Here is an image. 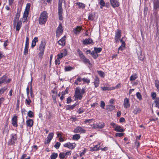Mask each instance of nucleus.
<instances>
[{
  "mask_svg": "<svg viewBox=\"0 0 159 159\" xmlns=\"http://www.w3.org/2000/svg\"><path fill=\"white\" fill-rule=\"evenodd\" d=\"M91 126L94 129H101L104 128L105 124L104 122H101L93 124Z\"/></svg>",
  "mask_w": 159,
  "mask_h": 159,
  "instance_id": "7ed1b4c3",
  "label": "nucleus"
},
{
  "mask_svg": "<svg viewBox=\"0 0 159 159\" xmlns=\"http://www.w3.org/2000/svg\"><path fill=\"white\" fill-rule=\"evenodd\" d=\"M22 21L20 20L18 21L17 22L16 26V30L18 32L20 30V28L22 26Z\"/></svg>",
  "mask_w": 159,
  "mask_h": 159,
  "instance_id": "5701e85b",
  "label": "nucleus"
},
{
  "mask_svg": "<svg viewBox=\"0 0 159 159\" xmlns=\"http://www.w3.org/2000/svg\"><path fill=\"white\" fill-rule=\"evenodd\" d=\"M64 146L70 149H72L75 148L76 146V144L75 143H70V142H68L64 144Z\"/></svg>",
  "mask_w": 159,
  "mask_h": 159,
  "instance_id": "9d476101",
  "label": "nucleus"
},
{
  "mask_svg": "<svg viewBox=\"0 0 159 159\" xmlns=\"http://www.w3.org/2000/svg\"><path fill=\"white\" fill-rule=\"evenodd\" d=\"M63 31V29H62V24L60 23L56 30L57 36L59 37L62 34Z\"/></svg>",
  "mask_w": 159,
  "mask_h": 159,
  "instance_id": "423d86ee",
  "label": "nucleus"
},
{
  "mask_svg": "<svg viewBox=\"0 0 159 159\" xmlns=\"http://www.w3.org/2000/svg\"><path fill=\"white\" fill-rule=\"evenodd\" d=\"M141 111L140 108L138 107H136L134 110L133 111V113L134 115H137Z\"/></svg>",
  "mask_w": 159,
  "mask_h": 159,
  "instance_id": "72a5a7b5",
  "label": "nucleus"
},
{
  "mask_svg": "<svg viewBox=\"0 0 159 159\" xmlns=\"http://www.w3.org/2000/svg\"><path fill=\"white\" fill-rule=\"evenodd\" d=\"M29 13V11H25L23 16V19L24 20V22L27 20V18L28 16Z\"/></svg>",
  "mask_w": 159,
  "mask_h": 159,
  "instance_id": "a878e982",
  "label": "nucleus"
},
{
  "mask_svg": "<svg viewBox=\"0 0 159 159\" xmlns=\"http://www.w3.org/2000/svg\"><path fill=\"white\" fill-rule=\"evenodd\" d=\"M11 138L8 143V144L9 145H14L15 143V141L17 139L16 134H12L11 135Z\"/></svg>",
  "mask_w": 159,
  "mask_h": 159,
  "instance_id": "39448f33",
  "label": "nucleus"
},
{
  "mask_svg": "<svg viewBox=\"0 0 159 159\" xmlns=\"http://www.w3.org/2000/svg\"><path fill=\"white\" fill-rule=\"evenodd\" d=\"M83 30L82 26H78L75 28L73 29V31L75 34L77 35L80 34L81 30Z\"/></svg>",
  "mask_w": 159,
  "mask_h": 159,
  "instance_id": "f8f14e48",
  "label": "nucleus"
},
{
  "mask_svg": "<svg viewBox=\"0 0 159 159\" xmlns=\"http://www.w3.org/2000/svg\"><path fill=\"white\" fill-rule=\"evenodd\" d=\"M94 14L91 13L89 14L88 17V19L89 20L93 21L94 20Z\"/></svg>",
  "mask_w": 159,
  "mask_h": 159,
  "instance_id": "58836bf2",
  "label": "nucleus"
},
{
  "mask_svg": "<svg viewBox=\"0 0 159 159\" xmlns=\"http://www.w3.org/2000/svg\"><path fill=\"white\" fill-rule=\"evenodd\" d=\"M138 57L139 59L141 61L144 60L145 58L142 52H139V54L138 55Z\"/></svg>",
  "mask_w": 159,
  "mask_h": 159,
  "instance_id": "f704fd0d",
  "label": "nucleus"
},
{
  "mask_svg": "<svg viewBox=\"0 0 159 159\" xmlns=\"http://www.w3.org/2000/svg\"><path fill=\"white\" fill-rule=\"evenodd\" d=\"M91 54L94 59H96L98 57V55L94 51H92L91 53Z\"/></svg>",
  "mask_w": 159,
  "mask_h": 159,
  "instance_id": "e433bc0d",
  "label": "nucleus"
},
{
  "mask_svg": "<svg viewBox=\"0 0 159 159\" xmlns=\"http://www.w3.org/2000/svg\"><path fill=\"white\" fill-rule=\"evenodd\" d=\"M86 92L85 88H82V89L80 87H76L74 96L76 100H81L83 95Z\"/></svg>",
  "mask_w": 159,
  "mask_h": 159,
  "instance_id": "f257e3e1",
  "label": "nucleus"
},
{
  "mask_svg": "<svg viewBox=\"0 0 159 159\" xmlns=\"http://www.w3.org/2000/svg\"><path fill=\"white\" fill-rule=\"evenodd\" d=\"M154 102L155 104V107L159 108V98H157L155 99Z\"/></svg>",
  "mask_w": 159,
  "mask_h": 159,
  "instance_id": "ea45409f",
  "label": "nucleus"
},
{
  "mask_svg": "<svg viewBox=\"0 0 159 159\" xmlns=\"http://www.w3.org/2000/svg\"><path fill=\"white\" fill-rule=\"evenodd\" d=\"M111 6L113 8L118 7L120 5L119 0H110Z\"/></svg>",
  "mask_w": 159,
  "mask_h": 159,
  "instance_id": "ddd939ff",
  "label": "nucleus"
},
{
  "mask_svg": "<svg viewBox=\"0 0 159 159\" xmlns=\"http://www.w3.org/2000/svg\"><path fill=\"white\" fill-rule=\"evenodd\" d=\"M7 77L5 75L0 78V84L6 82Z\"/></svg>",
  "mask_w": 159,
  "mask_h": 159,
  "instance_id": "c85d7f7f",
  "label": "nucleus"
},
{
  "mask_svg": "<svg viewBox=\"0 0 159 159\" xmlns=\"http://www.w3.org/2000/svg\"><path fill=\"white\" fill-rule=\"evenodd\" d=\"M39 41L38 38L37 37H34V39L32 41L31 47L32 48H33L36 45V43L38 42Z\"/></svg>",
  "mask_w": 159,
  "mask_h": 159,
  "instance_id": "412c9836",
  "label": "nucleus"
},
{
  "mask_svg": "<svg viewBox=\"0 0 159 159\" xmlns=\"http://www.w3.org/2000/svg\"><path fill=\"white\" fill-rule=\"evenodd\" d=\"M64 56V54L63 53H60V54H58L57 55V58L58 59H61Z\"/></svg>",
  "mask_w": 159,
  "mask_h": 159,
  "instance_id": "052dcab7",
  "label": "nucleus"
},
{
  "mask_svg": "<svg viewBox=\"0 0 159 159\" xmlns=\"http://www.w3.org/2000/svg\"><path fill=\"white\" fill-rule=\"evenodd\" d=\"M94 50L97 53H99L101 52L102 50V48H97L96 47L94 48Z\"/></svg>",
  "mask_w": 159,
  "mask_h": 159,
  "instance_id": "864d4df0",
  "label": "nucleus"
},
{
  "mask_svg": "<svg viewBox=\"0 0 159 159\" xmlns=\"http://www.w3.org/2000/svg\"><path fill=\"white\" fill-rule=\"evenodd\" d=\"M29 38L28 37H26V41L25 48H29Z\"/></svg>",
  "mask_w": 159,
  "mask_h": 159,
  "instance_id": "37998d69",
  "label": "nucleus"
},
{
  "mask_svg": "<svg viewBox=\"0 0 159 159\" xmlns=\"http://www.w3.org/2000/svg\"><path fill=\"white\" fill-rule=\"evenodd\" d=\"M54 134L52 133H50L47 137V140L44 142V143L47 144L50 143L51 140L53 138Z\"/></svg>",
  "mask_w": 159,
  "mask_h": 159,
  "instance_id": "dca6fc26",
  "label": "nucleus"
},
{
  "mask_svg": "<svg viewBox=\"0 0 159 159\" xmlns=\"http://www.w3.org/2000/svg\"><path fill=\"white\" fill-rule=\"evenodd\" d=\"M137 74L135 73V74H133V75H132L130 77V81H133L135 80L138 77L137 76Z\"/></svg>",
  "mask_w": 159,
  "mask_h": 159,
  "instance_id": "473e14b6",
  "label": "nucleus"
},
{
  "mask_svg": "<svg viewBox=\"0 0 159 159\" xmlns=\"http://www.w3.org/2000/svg\"><path fill=\"white\" fill-rule=\"evenodd\" d=\"M18 117L16 115H14L11 119V122L13 126L14 127L18 126Z\"/></svg>",
  "mask_w": 159,
  "mask_h": 159,
  "instance_id": "6e6552de",
  "label": "nucleus"
},
{
  "mask_svg": "<svg viewBox=\"0 0 159 159\" xmlns=\"http://www.w3.org/2000/svg\"><path fill=\"white\" fill-rule=\"evenodd\" d=\"M58 154L55 152H53L50 156L51 159H56L58 157Z\"/></svg>",
  "mask_w": 159,
  "mask_h": 159,
  "instance_id": "c9c22d12",
  "label": "nucleus"
},
{
  "mask_svg": "<svg viewBox=\"0 0 159 159\" xmlns=\"http://www.w3.org/2000/svg\"><path fill=\"white\" fill-rule=\"evenodd\" d=\"M115 107L112 105H109L107 106V110L108 111H111L114 110Z\"/></svg>",
  "mask_w": 159,
  "mask_h": 159,
  "instance_id": "c756f323",
  "label": "nucleus"
},
{
  "mask_svg": "<svg viewBox=\"0 0 159 159\" xmlns=\"http://www.w3.org/2000/svg\"><path fill=\"white\" fill-rule=\"evenodd\" d=\"M77 53L78 54L79 56L80 59L84 56L83 54L82 51H81L79 49H77Z\"/></svg>",
  "mask_w": 159,
  "mask_h": 159,
  "instance_id": "a19ab883",
  "label": "nucleus"
},
{
  "mask_svg": "<svg viewBox=\"0 0 159 159\" xmlns=\"http://www.w3.org/2000/svg\"><path fill=\"white\" fill-rule=\"evenodd\" d=\"M28 116L30 118H33L34 116V112L31 111H29L27 113Z\"/></svg>",
  "mask_w": 159,
  "mask_h": 159,
  "instance_id": "c03bdc74",
  "label": "nucleus"
},
{
  "mask_svg": "<svg viewBox=\"0 0 159 159\" xmlns=\"http://www.w3.org/2000/svg\"><path fill=\"white\" fill-rule=\"evenodd\" d=\"M153 8L155 10L159 8V0H156L153 2Z\"/></svg>",
  "mask_w": 159,
  "mask_h": 159,
  "instance_id": "b1692460",
  "label": "nucleus"
},
{
  "mask_svg": "<svg viewBox=\"0 0 159 159\" xmlns=\"http://www.w3.org/2000/svg\"><path fill=\"white\" fill-rule=\"evenodd\" d=\"M44 52L43 51H40L38 54V57L39 58L41 59L43 57V55L44 53Z\"/></svg>",
  "mask_w": 159,
  "mask_h": 159,
  "instance_id": "de8ad7c7",
  "label": "nucleus"
},
{
  "mask_svg": "<svg viewBox=\"0 0 159 159\" xmlns=\"http://www.w3.org/2000/svg\"><path fill=\"white\" fill-rule=\"evenodd\" d=\"M74 69V68L73 67L70 66H66L65 67L64 70L66 72L70 71Z\"/></svg>",
  "mask_w": 159,
  "mask_h": 159,
  "instance_id": "4c0bfd02",
  "label": "nucleus"
},
{
  "mask_svg": "<svg viewBox=\"0 0 159 159\" xmlns=\"http://www.w3.org/2000/svg\"><path fill=\"white\" fill-rule=\"evenodd\" d=\"M82 81H83L84 83H87L88 84H89L90 81V79L87 78H82Z\"/></svg>",
  "mask_w": 159,
  "mask_h": 159,
  "instance_id": "8fccbe9b",
  "label": "nucleus"
},
{
  "mask_svg": "<svg viewBox=\"0 0 159 159\" xmlns=\"http://www.w3.org/2000/svg\"><path fill=\"white\" fill-rule=\"evenodd\" d=\"M101 89L103 91L112 90L111 89V88L108 87H105V86L102 87Z\"/></svg>",
  "mask_w": 159,
  "mask_h": 159,
  "instance_id": "5fc2aeb1",
  "label": "nucleus"
},
{
  "mask_svg": "<svg viewBox=\"0 0 159 159\" xmlns=\"http://www.w3.org/2000/svg\"><path fill=\"white\" fill-rule=\"evenodd\" d=\"M83 43L84 45H87L93 44L94 43L92 39L89 38L84 40Z\"/></svg>",
  "mask_w": 159,
  "mask_h": 159,
  "instance_id": "a211bd4d",
  "label": "nucleus"
},
{
  "mask_svg": "<svg viewBox=\"0 0 159 159\" xmlns=\"http://www.w3.org/2000/svg\"><path fill=\"white\" fill-rule=\"evenodd\" d=\"M97 72L101 77H104L105 75L104 72L101 70L98 71Z\"/></svg>",
  "mask_w": 159,
  "mask_h": 159,
  "instance_id": "a18cd8bd",
  "label": "nucleus"
},
{
  "mask_svg": "<svg viewBox=\"0 0 159 159\" xmlns=\"http://www.w3.org/2000/svg\"><path fill=\"white\" fill-rule=\"evenodd\" d=\"M151 96L153 100H155V99H156V98H157L156 97L157 94L156 93L154 92H152L151 93Z\"/></svg>",
  "mask_w": 159,
  "mask_h": 159,
  "instance_id": "49530a36",
  "label": "nucleus"
},
{
  "mask_svg": "<svg viewBox=\"0 0 159 159\" xmlns=\"http://www.w3.org/2000/svg\"><path fill=\"white\" fill-rule=\"evenodd\" d=\"M31 102V100L30 99L29 96H28L25 100V105L28 106H30Z\"/></svg>",
  "mask_w": 159,
  "mask_h": 159,
  "instance_id": "cd10ccee",
  "label": "nucleus"
},
{
  "mask_svg": "<svg viewBox=\"0 0 159 159\" xmlns=\"http://www.w3.org/2000/svg\"><path fill=\"white\" fill-rule=\"evenodd\" d=\"M84 111V110L83 108L80 107V108L77 111V112L79 114H81L83 113Z\"/></svg>",
  "mask_w": 159,
  "mask_h": 159,
  "instance_id": "69168bd1",
  "label": "nucleus"
},
{
  "mask_svg": "<svg viewBox=\"0 0 159 159\" xmlns=\"http://www.w3.org/2000/svg\"><path fill=\"white\" fill-rule=\"evenodd\" d=\"M7 89V88H5V87L1 88L0 89V94H3Z\"/></svg>",
  "mask_w": 159,
  "mask_h": 159,
  "instance_id": "338daca9",
  "label": "nucleus"
},
{
  "mask_svg": "<svg viewBox=\"0 0 159 159\" xmlns=\"http://www.w3.org/2000/svg\"><path fill=\"white\" fill-rule=\"evenodd\" d=\"M66 110H70L74 109V106L71 105H67L66 107Z\"/></svg>",
  "mask_w": 159,
  "mask_h": 159,
  "instance_id": "09e8293b",
  "label": "nucleus"
},
{
  "mask_svg": "<svg viewBox=\"0 0 159 159\" xmlns=\"http://www.w3.org/2000/svg\"><path fill=\"white\" fill-rule=\"evenodd\" d=\"M99 3L101 5L100 7L101 8H102L103 7L105 6V3L104 0H101L99 2Z\"/></svg>",
  "mask_w": 159,
  "mask_h": 159,
  "instance_id": "3c124183",
  "label": "nucleus"
},
{
  "mask_svg": "<svg viewBox=\"0 0 159 159\" xmlns=\"http://www.w3.org/2000/svg\"><path fill=\"white\" fill-rule=\"evenodd\" d=\"M34 125V121L33 120L29 119L26 121V125L27 127H32Z\"/></svg>",
  "mask_w": 159,
  "mask_h": 159,
  "instance_id": "f3484780",
  "label": "nucleus"
},
{
  "mask_svg": "<svg viewBox=\"0 0 159 159\" xmlns=\"http://www.w3.org/2000/svg\"><path fill=\"white\" fill-rule=\"evenodd\" d=\"M99 82L100 81L98 77L97 76H95L93 82V84L95 88H97L99 86Z\"/></svg>",
  "mask_w": 159,
  "mask_h": 159,
  "instance_id": "aec40b11",
  "label": "nucleus"
},
{
  "mask_svg": "<svg viewBox=\"0 0 159 159\" xmlns=\"http://www.w3.org/2000/svg\"><path fill=\"white\" fill-rule=\"evenodd\" d=\"M63 9L62 8V2L59 0L58 3V14H62Z\"/></svg>",
  "mask_w": 159,
  "mask_h": 159,
  "instance_id": "6ab92c4d",
  "label": "nucleus"
},
{
  "mask_svg": "<svg viewBox=\"0 0 159 159\" xmlns=\"http://www.w3.org/2000/svg\"><path fill=\"white\" fill-rule=\"evenodd\" d=\"M52 116V114L51 112L49 111L48 114L47 115V118L49 120H50Z\"/></svg>",
  "mask_w": 159,
  "mask_h": 159,
  "instance_id": "0e129e2a",
  "label": "nucleus"
},
{
  "mask_svg": "<svg viewBox=\"0 0 159 159\" xmlns=\"http://www.w3.org/2000/svg\"><path fill=\"white\" fill-rule=\"evenodd\" d=\"M100 146L98 147V145H96L93 147L90 148V151H97L99 150Z\"/></svg>",
  "mask_w": 159,
  "mask_h": 159,
  "instance_id": "7c9ffc66",
  "label": "nucleus"
},
{
  "mask_svg": "<svg viewBox=\"0 0 159 159\" xmlns=\"http://www.w3.org/2000/svg\"><path fill=\"white\" fill-rule=\"evenodd\" d=\"M124 134L122 133H116L115 134V136L116 137H121L124 135Z\"/></svg>",
  "mask_w": 159,
  "mask_h": 159,
  "instance_id": "13d9d810",
  "label": "nucleus"
},
{
  "mask_svg": "<svg viewBox=\"0 0 159 159\" xmlns=\"http://www.w3.org/2000/svg\"><path fill=\"white\" fill-rule=\"evenodd\" d=\"M86 130L80 126H78L75 129L74 132L75 133H85Z\"/></svg>",
  "mask_w": 159,
  "mask_h": 159,
  "instance_id": "9b49d317",
  "label": "nucleus"
},
{
  "mask_svg": "<svg viewBox=\"0 0 159 159\" xmlns=\"http://www.w3.org/2000/svg\"><path fill=\"white\" fill-rule=\"evenodd\" d=\"M115 131L119 132H123L125 131V129L122 128L120 125H117L114 129Z\"/></svg>",
  "mask_w": 159,
  "mask_h": 159,
  "instance_id": "393cba45",
  "label": "nucleus"
},
{
  "mask_svg": "<svg viewBox=\"0 0 159 159\" xmlns=\"http://www.w3.org/2000/svg\"><path fill=\"white\" fill-rule=\"evenodd\" d=\"M66 38L65 36L63 37L58 41V44L62 46H65L66 44Z\"/></svg>",
  "mask_w": 159,
  "mask_h": 159,
  "instance_id": "2eb2a0df",
  "label": "nucleus"
},
{
  "mask_svg": "<svg viewBox=\"0 0 159 159\" xmlns=\"http://www.w3.org/2000/svg\"><path fill=\"white\" fill-rule=\"evenodd\" d=\"M105 104L104 102L103 101H101L100 102V107L103 109L105 108Z\"/></svg>",
  "mask_w": 159,
  "mask_h": 159,
  "instance_id": "e2e57ef3",
  "label": "nucleus"
},
{
  "mask_svg": "<svg viewBox=\"0 0 159 159\" xmlns=\"http://www.w3.org/2000/svg\"><path fill=\"white\" fill-rule=\"evenodd\" d=\"M21 8H18L17 10V11L16 14V15L15 17L14 20L13 21V26L15 27L16 26V21H18L19 20V17L20 16V13L21 11Z\"/></svg>",
  "mask_w": 159,
  "mask_h": 159,
  "instance_id": "0eeeda50",
  "label": "nucleus"
},
{
  "mask_svg": "<svg viewBox=\"0 0 159 159\" xmlns=\"http://www.w3.org/2000/svg\"><path fill=\"white\" fill-rule=\"evenodd\" d=\"M61 145V143L58 142L56 143L55 144L54 146V147L57 149H58Z\"/></svg>",
  "mask_w": 159,
  "mask_h": 159,
  "instance_id": "680f3d73",
  "label": "nucleus"
},
{
  "mask_svg": "<svg viewBox=\"0 0 159 159\" xmlns=\"http://www.w3.org/2000/svg\"><path fill=\"white\" fill-rule=\"evenodd\" d=\"M48 14L46 11H44L40 14L38 18V23L40 25H45L47 21Z\"/></svg>",
  "mask_w": 159,
  "mask_h": 159,
  "instance_id": "f03ea898",
  "label": "nucleus"
},
{
  "mask_svg": "<svg viewBox=\"0 0 159 159\" xmlns=\"http://www.w3.org/2000/svg\"><path fill=\"white\" fill-rule=\"evenodd\" d=\"M85 64H89V65L91 66L92 64L91 63L89 60L86 58L85 56H84L82 58L80 59Z\"/></svg>",
  "mask_w": 159,
  "mask_h": 159,
  "instance_id": "4be33fe9",
  "label": "nucleus"
},
{
  "mask_svg": "<svg viewBox=\"0 0 159 159\" xmlns=\"http://www.w3.org/2000/svg\"><path fill=\"white\" fill-rule=\"evenodd\" d=\"M9 43V42L8 39L4 41V43L3 44V46L5 48H6V47L8 46V43Z\"/></svg>",
  "mask_w": 159,
  "mask_h": 159,
  "instance_id": "bf43d9fd",
  "label": "nucleus"
},
{
  "mask_svg": "<svg viewBox=\"0 0 159 159\" xmlns=\"http://www.w3.org/2000/svg\"><path fill=\"white\" fill-rule=\"evenodd\" d=\"M46 45V41L44 40H42L41 42L39 47V51H44Z\"/></svg>",
  "mask_w": 159,
  "mask_h": 159,
  "instance_id": "1a4fd4ad",
  "label": "nucleus"
},
{
  "mask_svg": "<svg viewBox=\"0 0 159 159\" xmlns=\"http://www.w3.org/2000/svg\"><path fill=\"white\" fill-rule=\"evenodd\" d=\"M137 98L140 100L141 101L142 99V97L141 93L139 92H138L136 93Z\"/></svg>",
  "mask_w": 159,
  "mask_h": 159,
  "instance_id": "603ef678",
  "label": "nucleus"
},
{
  "mask_svg": "<svg viewBox=\"0 0 159 159\" xmlns=\"http://www.w3.org/2000/svg\"><path fill=\"white\" fill-rule=\"evenodd\" d=\"M122 32L120 30L118 29L115 33V42L116 43L118 42L121 36Z\"/></svg>",
  "mask_w": 159,
  "mask_h": 159,
  "instance_id": "20e7f679",
  "label": "nucleus"
},
{
  "mask_svg": "<svg viewBox=\"0 0 159 159\" xmlns=\"http://www.w3.org/2000/svg\"><path fill=\"white\" fill-rule=\"evenodd\" d=\"M76 5L78 6L79 8L84 9L85 7V5L82 2H78L76 3Z\"/></svg>",
  "mask_w": 159,
  "mask_h": 159,
  "instance_id": "bb28decb",
  "label": "nucleus"
},
{
  "mask_svg": "<svg viewBox=\"0 0 159 159\" xmlns=\"http://www.w3.org/2000/svg\"><path fill=\"white\" fill-rule=\"evenodd\" d=\"M155 86L156 88L159 87V80H156L155 81Z\"/></svg>",
  "mask_w": 159,
  "mask_h": 159,
  "instance_id": "774afa93",
  "label": "nucleus"
},
{
  "mask_svg": "<svg viewBox=\"0 0 159 159\" xmlns=\"http://www.w3.org/2000/svg\"><path fill=\"white\" fill-rule=\"evenodd\" d=\"M80 138V136L79 134H76L73 135L72 139L73 140H78Z\"/></svg>",
  "mask_w": 159,
  "mask_h": 159,
  "instance_id": "2f4dec72",
  "label": "nucleus"
},
{
  "mask_svg": "<svg viewBox=\"0 0 159 159\" xmlns=\"http://www.w3.org/2000/svg\"><path fill=\"white\" fill-rule=\"evenodd\" d=\"M82 80V79L80 76H79L76 80L74 82V84L76 85H78L79 84V82H81Z\"/></svg>",
  "mask_w": 159,
  "mask_h": 159,
  "instance_id": "79ce46f5",
  "label": "nucleus"
},
{
  "mask_svg": "<svg viewBox=\"0 0 159 159\" xmlns=\"http://www.w3.org/2000/svg\"><path fill=\"white\" fill-rule=\"evenodd\" d=\"M123 106L124 107L126 108L129 107L130 106L129 100L127 98H125L124 99Z\"/></svg>",
  "mask_w": 159,
  "mask_h": 159,
  "instance_id": "4468645a",
  "label": "nucleus"
},
{
  "mask_svg": "<svg viewBox=\"0 0 159 159\" xmlns=\"http://www.w3.org/2000/svg\"><path fill=\"white\" fill-rule=\"evenodd\" d=\"M59 157L60 159H64L65 157V154L63 152H61L59 153Z\"/></svg>",
  "mask_w": 159,
  "mask_h": 159,
  "instance_id": "6e6d98bb",
  "label": "nucleus"
},
{
  "mask_svg": "<svg viewBox=\"0 0 159 159\" xmlns=\"http://www.w3.org/2000/svg\"><path fill=\"white\" fill-rule=\"evenodd\" d=\"M30 7V4L29 3H27L26 5V7H25V11H29Z\"/></svg>",
  "mask_w": 159,
  "mask_h": 159,
  "instance_id": "4d7b16f0",
  "label": "nucleus"
}]
</instances>
